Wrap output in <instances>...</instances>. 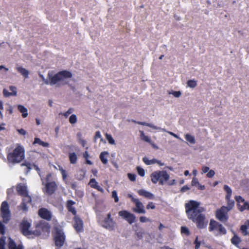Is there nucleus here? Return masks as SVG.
Instances as JSON below:
<instances>
[{
	"instance_id": "f257e3e1",
	"label": "nucleus",
	"mask_w": 249,
	"mask_h": 249,
	"mask_svg": "<svg viewBox=\"0 0 249 249\" xmlns=\"http://www.w3.org/2000/svg\"><path fill=\"white\" fill-rule=\"evenodd\" d=\"M199 203L195 200H190L185 204V208L187 217L195 223L198 229L206 227L208 221L204 214L202 212L203 208H199Z\"/></svg>"
},
{
	"instance_id": "f03ea898",
	"label": "nucleus",
	"mask_w": 249,
	"mask_h": 249,
	"mask_svg": "<svg viewBox=\"0 0 249 249\" xmlns=\"http://www.w3.org/2000/svg\"><path fill=\"white\" fill-rule=\"evenodd\" d=\"M25 158V150L19 144H17L14 149H9L7 154V160L13 164L20 163Z\"/></svg>"
},
{
	"instance_id": "7ed1b4c3",
	"label": "nucleus",
	"mask_w": 249,
	"mask_h": 249,
	"mask_svg": "<svg viewBox=\"0 0 249 249\" xmlns=\"http://www.w3.org/2000/svg\"><path fill=\"white\" fill-rule=\"evenodd\" d=\"M72 76L71 72L63 70L59 71L53 76L48 74L49 80H44V83L46 85H54L65 79L72 77Z\"/></svg>"
},
{
	"instance_id": "20e7f679",
	"label": "nucleus",
	"mask_w": 249,
	"mask_h": 249,
	"mask_svg": "<svg viewBox=\"0 0 249 249\" xmlns=\"http://www.w3.org/2000/svg\"><path fill=\"white\" fill-rule=\"evenodd\" d=\"M55 246L59 249L64 244L66 236L63 229L60 227H54L52 232Z\"/></svg>"
},
{
	"instance_id": "39448f33",
	"label": "nucleus",
	"mask_w": 249,
	"mask_h": 249,
	"mask_svg": "<svg viewBox=\"0 0 249 249\" xmlns=\"http://www.w3.org/2000/svg\"><path fill=\"white\" fill-rule=\"evenodd\" d=\"M150 178L154 184L159 182V185H163L169 180L170 176L166 171L162 170L153 172L151 174Z\"/></svg>"
},
{
	"instance_id": "423d86ee",
	"label": "nucleus",
	"mask_w": 249,
	"mask_h": 249,
	"mask_svg": "<svg viewBox=\"0 0 249 249\" xmlns=\"http://www.w3.org/2000/svg\"><path fill=\"white\" fill-rule=\"evenodd\" d=\"M0 212L3 222L4 223H7L11 219V212L9 209V205L6 201L2 202Z\"/></svg>"
},
{
	"instance_id": "0eeeda50",
	"label": "nucleus",
	"mask_w": 249,
	"mask_h": 249,
	"mask_svg": "<svg viewBox=\"0 0 249 249\" xmlns=\"http://www.w3.org/2000/svg\"><path fill=\"white\" fill-rule=\"evenodd\" d=\"M36 230L31 231V235H34L35 236H38L41 234V231H50V226L48 223L43 221H39L36 225Z\"/></svg>"
},
{
	"instance_id": "6e6552de",
	"label": "nucleus",
	"mask_w": 249,
	"mask_h": 249,
	"mask_svg": "<svg viewBox=\"0 0 249 249\" xmlns=\"http://www.w3.org/2000/svg\"><path fill=\"white\" fill-rule=\"evenodd\" d=\"M52 176V174L49 173L46 176L45 178L47 182L45 184V191L44 192L49 195H52L54 194L57 188V185L55 181L49 182Z\"/></svg>"
},
{
	"instance_id": "1a4fd4ad",
	"label": "nucleus",
	"mask_w": 249,
	"mask_h": 249,
	"mask_svg": "<svg viewBox=\"0 0 249 249\" xmlns=\"http://www.w3.org/2000/svg\"><path fill=\"white\" fill-rule=\"evenodd\" d=\"M116 224V222L111 218V213H108L107 214V216L103 220L102 226L106 229L111 231L115 230Z\"/></svg>"
},
{
	"instance_id": "9d476101",
	"label": "nucleus",
	"mask_w": 249,
	"mask_h": 249,
	"mask_svg": "<svg viewBox=\"0 0 249 249\" xmlns=\"http://www.w3.org/2000/svg\"><path fill=\"white\" fill-rule=\"evenodd\" d=\"M229 212L226 206H222L216 211L215 215L217 219L221 222L227 221L228 219V213Z\"/></svg>"
},
{
	"instance_id": "9b49d317",
	"label": "nucleus",
	"mask_w": 249,
	"mask_h": 249,
	"mask_svg": "<svg viewBox=\"0 0 249 249\" xmlns=\"http://www.w3.org/2000/svg\"><path fill=\"white\" fill-rule=\"evenodd\" d=\"M31 224L27 220H23L19 224V228L21 233L27 237L31 236V230L30 228Z\"/></svg>"
},
{
	"instance_id": "f8f14e48",
	"label": "nucleus",
	"mask_w": 249,
	"mask_h": 249,
	"mask_svg": "<svg viewBox=\"0 0 249 249\" xmlns=\"http://www.w3.org/2000/svg\"><path fill=\"white\" fill-rule=\"evenodd\" d=\"M118 214L120 217L127 221L130 224H132L135 221V215L133 213H132L127 211H120L119 212Z\"/></svg>"
},
{
	"instance_id": "ddd939ff",
	"label": "nucleus",
	"mask_w": 249,
	"mask_h": 249,
	"mask_svg": "<svg viewBox=\"0 0 249 249\" xmlns=\"http://www.w3.org/2000/svg\"><path fill=\"white\" fill-rule=\"evenodd\" d=\"M73 220V226L76 232L78 233L83 232L84 231L83 220L76 215H74Z\"/></svg>"
},
{
	"instance_id": "4468645a",
	"label": "nucleus",
	"mask_w": 249,
	"mask_h": 249,
	"mask_svg": "<svg viewBox=\"0 0 249 249\" xmlns=\"http://www.w3.org/2000/svg\"><path fill=\"white\" fill-rule=\"evenodd\" d=\"M213 224L218 225V226L219 227L217 231H218V233L219 234L223 235V234H226L227 231H226V229L222 226V225L213 219H211L210 222L209 227V231H213V228L214 227V225H213Z\"/></svg>"
},
{
	"instance_id": "2eb2a0df",
	"label": "nucleus",
	"mask_w": 249,
	"mask_h": 249,
	"mask_svg": "<svg viewBox=\"0 0 249 249\" xmlns=\"http://www.w3.org/2000/svg\"><path fill=\"white\" fill-rule=\"evenodd\" d=\"M38 214L41 218L47 221H51L52 218V213L45 208L39 209L38 211Z\"/></svg>"
},
{
	"instance_id": "dca6fc26",
	"label": "nucleus",
	"mask_w": 249,
	"mask_h": 249,
	"mask_svg": "<svg viewBox=\"0 0 249 249\" xmlns=\"http://www.w3.org/2000/svg\"><path fill=\"white\" fill-rule=\"evenodd\" d=\"M22 202L20 203L18 208L20 210L24 212H27L28 210L27 205L31 202V197L28 195L23 196Z\"/></svg>"
},
{
	"instance_id": "f3484780",
	"label": "nucleus",
	"mask_w": 249,
	"mask_h": 249,
	"mask_svg": "<svg viewBox=\"0 0 249 249\" xmlns=\"http://www.w3.org/2000/svg\"><path fill=\"white\" fill-rule=\"evenodd\" d=\"M136 207L133 208L132 210L134 212L138 213H146V211L144 210V206L143 204L140 201L139 199L136 200L134 203Z\"/></svg>"
},
{
	"instance_id": "a211bd4d",
	"label": "nucleus",
	"mask_w": 249,
	"mask_h": 249,
	"mask_svg": "<svg viewBox=\"0 0 249 249\" xmlns=\"http://www.w3.org/2000/svg\"><path fill=\"white\" fill-rule=\"evenodd\" d=\"M137 193L140 196H143L145 198L151 200L155 199V196L154 194L144 189H140L138 190Z\"/></svg>"
},
{
	"instance_id": "6ab92c4d",
	"label": "nucleus",
	"mask_w": 249,
	"mask_h": 249,
	"mask_svg": "<svg viewBox=\"0 0 249 249\" xmlns=\"http://www.w3.org/2000/svg\"><path fill=\"white\" fill-rule=\"evenodd\" d=\"M16 190L18 194L21 196L28 194L27 187L24 184L21 183L18 184L16 187Z\"/></svg>"
},
{
	"instance_id": "aec40b11",
	"label": "nucleus",
	"mask_w": 249,
	"mask_h": 249,
	"mask_svg": "<svg viewBox=\"0 0 249 249\" xmlns=\"http://www.w3.org/2000/svg\"><path fill=\"white\" fill-rule=\"evenodd\" d=\"M75 202L72 200H69L67 202L66 207L69 212H71L74 215H76V211L73 205Z\"/></svg>"
},
{
	"instance_id": "412c9836",
	"label": "nucleus",
	"mask_w": 249,
	"mask_h": 249,
	"mask_svg": "<svg viewBox=\"0 0 249 249\" xmlns=\"http://www.w3.org/2000/svg\"><path fill=\"white\" fill-rule=\"evenodd\" d=\"M8 247L9 249H23V247L21 244L17 246L15 241L11 238H9Z\"/></svg>"
},
{
	"instance_id": "4be33fe9",
	"label": "nucleus",
	"mask_w": 249,
	"mask_h": 249,
	"mask_svg": "<svg viewBox=\"0 0 249 249\" xmlns=\"http://www.w3.org/2000/svg\"><path fill=\"white\" fill-rule=\"evenodd\" d=\"M89 184L91 187L96 189L99 191L101 192L103 191V188L98 185V183L96 181L95 178L90 179Z\"/></svg>"
},
{
	"instance_id": "5701e85b",
	"label": "nucleus",
	"mask_w": 249,
	"mask_h": 249,
	"mask_svg": "<svg viewBox=\"0 0 249 249\" xmlns=\"http://www.w3.org/2000/svg\"><path fill=\"white\" fill-rule=\"evenodd\" d=\"M109 155V153L107 151H104L100 153L99 158L102 162L104 164H107L108 162L107 157Z\"/></svg>"
},
{
	"instance_id": "b1692460",
	"label": "nucleus",
	"mask_w": 249,
	"mask_h": 249,
	"mask_svg": "<svg viewBox=\"0 0 249 249\" xmlns=\"http://www.w3.org/2000/svg\"><path fill=\"white\" fill-rule=\"evenodd\" d=\"M33 144H38L39 145H41L42 146H43L44 147H48L50 146V144L48 142L42 141L38 138H35L34 139V141Z\"/></svg>"
},
{
	"instance_id": "393cba45",
	"label": "nucleus",
	"mask_w": 249,
	"mask_h": 249,
	"mask_svg": "<svg viewBox=\"0 0 249 249\" xmlns=\"http://www.w3.org/2000/svg\"><path fill=\"white\" fill-rule=\"evenodd\" d=\"M16 69L25 78H28L29 74L28 70L21 67H18Z\"/></svg>"
},
{
	"instance_id": "a878e982",
	"label": "nucleus",
	"mask_w": 249,
	"mask_h": 249,
	"mask_svg": "<svg viewBox=\"0 0 249 249\" xmlns=\"http://www.w3.org/2000/svg\"><path fill=\"white\" fill-rule=\"evenodd\" d=\"M248 227H249V220H248L245 225H242L240 227V230L243 235L246 236L248 234L247 231Z\"/></svg>"
},
{
	"instance_id": "bb28decb",
	"label": "nucleus",
	"mask_w": 249,
	"mask_h": 249,
	"mask_svg": "<svg viewBox=\"0 0 249 249\" xmlns=\"http://www.w3.org/2000/svg\"><path fill=\"white\" fill-rule=\"evenodd\" d=\"M18 110L22 113V116L23 118H26L28 116L27 109L23 106L18 105Z\"/></svg>"
},
{
	"instance_id": "cd10ccee",
	"label": "nucleus",
	"mask_w": 249,
	"mask_h": 249,
	"mask_svg": "<svg viewBox=\"0 0 249 249\" xmlns=\"http://www.w3.org/2000/svg\"><path fill=\"white\" fill-rule=\"evenodd\" d=\"M241 242V239L234 233V236L231 239V243L236 247H238V245Z\"/></svg>"
},
{
	"instance_id": "c85d7f7f",
	"label": "nucleus",
	"mask_w": 249,
	"mask_h": 249,
	"mask_svg": "<svg viewBox=\"0 0 249 249\" xmlns=\"http://www.w3.org/2000/svg\"><path fill=\"white\" fill-rule=\"evenodd\" d=\"M132 122H134L135 123L138 124H139L143 125V126H148V127H150L151 128H153V129H158V127L157 126L153 125L151 124L143 122H137L135 120H133L132 121Z\"/></svg>"
},
{
	"instance_id": "c756f323",
	"label": "nucleus",
	"mask_w": 249,
	"mask_h": 249,
	"mask_svg": "<svg viewBox=\"0 0 249 249\" xmlns=\"http://www.w3.org/2000/svg\"><path fill=\"white\" fill-rule=\"evenodd\" d=\"M223 189L227 193L225 198L229 199V197H231L232 195V190L231 188L228 185H224Z\"/></svg>"
},
{
	"instance_id": "7c9ffc66",
	"label": "nucleus",
	"mask_w": 249,
	"mask_h": 249,
	"mask_svg": "<svg viewBox=\"0 0 249 249\" xmlns=\"http://www.w3.org/2000/svg\"><path fill=\"white\" fill-rule=\"evenodd\" d=\"M69 159L70 162L71 164H75L77 160V157L76 154L74 152L70 153L69 154Z\"/></svg>"
},
{
	"instance_id": "2f4dec72",
	"label": "nucleus",
	"mask_w": 249,
	"mask_h": 249,
	"mask_svg": "<svg viewBox=\"0 0 249 249\" xmlns=\"http://www.w3.org/2000/svg\"><path fill=\"white\" fill-rule=\"evenodd\" d=\"M226 200L227 202V210L229 211L232 209L234 205V201L233 200L231 199V197H229V199L226 198Z\"/></svg>"
},
{
	"instance_id": "473e14b6",
	"label": "nucleus",
	"mask_w": 249,
	"mask_h": 249,
	"mask_svg": "<svg viewBox=\"0 0 249 249\" xmlns=\"http://www.w3.org/2000/svg\"><path fill=\"white\" fill-rule=\"evenodd\" d=\"M244 204L242 206H241L239 204H238L239 210L241 212H243L246 210H249V203L247 202H243Z\"/></svg>"
},
{
	"instance_id": "72a5a7b5",
	"label": "nucleus",
	"mask_w": 249,
	"mask_h": 249,
	"mask_svg": "<svg viewBox=\"0 0 249 249\" xmlns=\"http://www.w3.org/2000/svg\"><path fill=\"white\" fill-rule=\"evenodd\" d=\"M185 138L187 141L192 144H194L196 142L194 137L189 134H186L185 135Z\"/></svg>"
},
{
	"instance_id": "f704fd0d",
	"label": "nucleus",
	"mask_w": 249,
	"mask_h": 249,
	"mask_svg": "<svg viewBox=\"0 0 249 249\" xmlns=\"http://www.w3.org/2000/svg\"><path fill=\"white\" fill-rule=\"evenodd\" d=\"M140 132L141 133V135H140L141 139L144 142L150 143L151 142L150 139L148 136L145 135L144 132L142 131H140Z\"/></svg>"
},
{
	"instance_id": "c9c22d12",
	"label": "nucleus",
	"mask_w": 249,
	"mask_h": 249,
	"mask_svg": "<svg viewBox=\"0 0 249 249\" xmlns=\"http://www.w3.org/2000/svg\"><path fill=\"white\" fill-rule=\"evenodd\" d=\"M187 86L191 88H194L197 85L196 81L195 80H189L187 82Z\"/></svg>"
},
{
	"instance_id": "e433bc0d",
	"label": "nucleus",
	"mask_w": 249,
	"mask_h": 249,
	"mask_svg": "<svg viewBox=\"0 0 249 249\" xmlns=\"http://www.w3.org/2000/svg\"><path fill=\"white\" fill-rule=\"evenodd\" d=\"M77 118L75 114H72L69 118V122L71 124H74L77 122Z\"/></svg>"
},
{
	"instance_id": "4c0bfd02",
	"label": "nucleus",
	"mask_w": 249,
	"mask_h": 249,
	"mask_svg": "<svg viewBox=\"0 0 249 249\" xmlns=\"http://www.w3.org/2000/svg\"><path fill=\"white\" fill-rule=\"evenodd\" d=\"M106 137L110 144H115V141L110 134H106Z\"/></svg>"
},
{
	"instance_id": "58836bf2",
	"label": "nucleus",
	"mask_w": 249,
	"mask_h": 249,
	"mask_svg": "<svg viewBox=\"0 0 249 249\" xmlns=\"http://www.w3.org/2000/svg\"><path fill=\"white\" fill-rule=\"evenodd\" d=\"M59 170L60 171V172L61 173L63 180L66 182L67 178V175L66 173V171L64 169H63L62 168H59Z\"/></svg>"
},
{
	"instance_id": "ea45409f",
	"label": "nucleus",
	"mask_w": 249,
	"mask_h": 249,
	"mask_svg": "<svg viewBox=\"0 0 249 249\" xmlns=\"http://www.w3.org/2000/svg\"><path fill=\"white\" fill-rule=\"evenodd\" d=\"M137 172L138 173V174L141 176V177H144V175H145V171H144V170L139 167V166H138L137 167Z\"/></svg>"
},
{
	"instance_id": "a19ab883",
	"label": "nucleus",
	"mask_w": 249,
	"mask_h": 249,
	"mask_svg": "<svg viewBox=\"0 0 249 249\" xmlns=\"http://www.w3.org/2000/svg\"><path fill=\"white\" fill-rule=\"evenodd\" d=\"M136 234L137 235V237L139 239H142L143 237V235L144 234V232L142 231V229H140V230H136Z\"/></svg>"
},
{
	"instance_id": "79ce46f5",
	"label": "nucleus",
	"mask_w": 249,
	"mask_h": 249,
	"mask_svg": "<svg viewBox=\"0 0 249 249\" xmlns=\"http://www.w3.org/2000/svg\"><path fill=\"white\" fill-rule=\"evenodd\" d=\"M181 233H184L186 235H189L190 234V231L188 230V229L184 226H182L181 227Z\"/></svg>"
},
{
	"instance_id": "37998d69",
	"label": "nucleus",
	"mask_w": 249,
	"mask_h": 249,
	"mask_svg": "<svg viewBox=\"0 0 249 249\" xmlns=\"http://www.w3.org/2000/svg\"><path fill=\"white\" fill-rule=\"evenodd\" d=\"M191 184L192 186L197 187L198 185H199V182L198 180V179L196 178H193L192 182Z\"/></svg>"
},
{
	"instance_id": "c03bdc74",
	"label": "nucleus",
	"mask_w": 249,
	"mask_h": 249,
	"mask_svg": "<svg viewBox=\"0 0 249 249\" xmlns=\"http://www.w3.org/2000/svg\"><path fill=\"white\" fill-rule=\"evenodd\" d=\"M10 90L11 91L12 95L16 96L17 95V88L15 86H11L9 87Z\"/></svg>"
},
{
	"instance_id": "a18cd8bd",
	"label": "nucleus",
	"mask_w": 249,
	"mask_h": 249,
	"mask_svg": "<svg viewBox=\"0 0 249 249\" xmlns=\"http://www.w3.org/2000/svg\"><path fill=\"white\" fill-rule=\"evenodd\" d=\"M156 208L155 204L152 202H149L147 205H146V209L147 210L149 209H155Z\"/></svg>"
},
{
	"instance_id": "49530a36",
	"label": "nucleus",
	"mask_w": 249,
	"mask_h": 249,
	"mask_svg": "<svg viewBox=\"0 0 249 249\" xmlns=\"http://www.w3.org/2000/svg\"><path fill=\"white\" fill-rule=\"evenodd\" d=\"M112 197L114 198L115 202H118L119 201V198L117 196V193L116 191L114 190L112 192Z\"/></svg>"
},
{
	"instance_id": "de8ad7c7",
	"label": "nucleus",
	"mask_w": 249,
	"mask_h": 249,
	"mask_svg": "<svg viewBox=\"0 0 249 249\" xmlns=\"http://www.w3.org/2000/svg\"><path fill=\"white\" fill-rule=\"evenodd\" d=\"M127 177L130 180L134 181L136 180V175L134 174L128 173Z\"/></svg>"
},
{
	"instance_id": "09e8293b",
	"label": "nucleus",
	"mask_w": 249,
	"mask_h": 249,
	"mask_svg": "<svg viewBox=\"0 0 249 249\" xmlns=\"http://www.w3.org/2000/svg\"><path fill=\"white\" fill-rule=\"evenodd\" d=\"M235 199L238 203H243L245 202V199L241 196H237L235 197Z\"/></svg>"
},
{
	"instance_id": "8fccbe9b",
	"label": "nucleus",
	"mask_w": 249,
	"mask_h": 249,
	"mask_svg": "<svg viewBox=\"0 0 249 249\" xmlns=\"http://www.w3.org/2000/svg\"><path fill=\"white\" fill-rule=\"evenodd\" d=\"M73 111V109L72 108H70L66 112L64 113L63 115L66 118H67L69 115Z\"/></svg>"
},
{
	"instance_id": "3c124183",
	"label": "nucleus",
	"mask_w": 249,
	"mask_h": 249,
	"mask_svg": "<svg viewBox=\"0 0 249 249\" xmlns=\"http://www.w3.org/2000/svg\"><path fill=\"white\" fill-rule=\"evenodd\" d=\"M140 221L142 223H144V222L150 221V220L149 218H147L146 217L144 216H140Z\"/></svg>"
},
{
	"instance_id": "603ef678",
	"label": "nucleus",
	"mask_w": 249,
	"mask_h": 249,
	"mask_svg": "<svg viewBox=\"0 0 249 249\" xmlns=\"http://www.w3.org/2000/svg\"><path fill=\"white\" fill-rule=\"evenodd\" d=\"M0 233L2 234L5 233V226L0 221Z\"/></svg>"
},
{
	"instance_id": "864d4df0",
	"label": "nucleus",
	"mask_w": 249,
	"mask_h": 249,
	"mask_svg": "<svg viewBox=\"0 0 249 249\" xmlns=\"http://www.w3.org/2000/svg\"><path fill=\"white\" fill-rule=\"evenodd\" d=\"M194 244H195V249H198L200 246V242L198 241V237H196Z\"/></svg>"
},
{
	"instance_id": "5fc2aeb1",
	"label": "nucleus",
	"mask_w": 249,
	"mask_h": 249,
	"mask_svg": "<svg viewBox=\"0 0 249 249\" xmlns=\"http://www.w3.org/2000/svg\"><path fill=\"white\" fill-rule=\"evenodd\" d=\"M214 174H215V173H214V171L213 170H211L208 172L207 176V177H208L209 178H211L214 176Z\"/></svg>"
},
{
	"instance_id": "6e6d98bb",
	"label": "nucleus",
	"mask_w": 249,
	"mask_h": 249,
	"mask_svg": "<svg viewBox=\"0 0 249 249\" xmlns=\"http://www.w3.org/2000/svg\"><path fill=\"white\" fill-rule=\"evenodd\" d=\"M142 160L146 165L152 164V162H150V160H148V159L146 157L143 158Z\"/></svg>"
},
{
	"instance_id": "4d7b16f0",
	"label": "nucleus",
	"mask_w": 249,
	"mask_h": 249,
	"mask_svg": "<svg viewBox=\"0 0 249 249\" xmlns=\"http://www.w3.org/2000/svg\"><path fill=\"white\" fill-rule=\"evenodd\" d=\"M3 94L5 97L12 96L11 93L5 89L3 90Z\"/></svg>"
},
{
	"instance_id": "13d9d810",
	"label": "nucleus",
	"mask_w": 249,
	"mask_h": 249,
	"mask_svg": "<svg viewBox=\"0 0 249 249\" xmlns=\"http://www.w3.org/2000/svg\"><path fill=\"white\" fill-rule=\"evenodd\" d=\"M21 166H25L27 168L28 171H30L31 169V164L30 163H23L21 164Z\"/></svg>"
},
{
	"instance_id": "bf43d9fd",
	"label": "nucleus",
	"mask_w": 249,
	"mask_h": 249,
	"mask_svg": "<svg viewBox=\"0 0 249 249\" xmlns=\"http://www.w3.org/2000/svg\"><path fill=\"white\" fill-rule=\"evenodd\" d=\"M17 131L19 134L22 135H25L27 133L26 131L23 128L18 129H17Z\"/></svg>"
},
{
	"instance_id": "052dcab7",
	"label": "nucleus",
	"mask_w": 249,
	"mask_h": 249,
	"mask_svg": "<svg viewBox=\"0 0 249 249\" xmlns=\"http://www.w3.org/2000/svg\"><path fill=\"white\" fill-rule=\"evenodd\" d=\"M172 94L176 97H179L181 95V92L179 91H173Z\"/></svg>"
},
{
	"instance_id": "680f3d73",
	"label": "nucleus",
	"mask_w": 249,
	"mask_h": 249,
	"mask_svg": "<svg viewBox=\"0 0 249 249\" xmlns=\"http://www.w3.org/2000/svg\"><path fill=\"white\" fill-rule=\"evenodd\" d=\"M128 197L130 198L131 199V201L133 202V203H134L135 202V201H136V200H138L139 199L138 198H134L133 196L131 194H128Z\"/></svg>"
},
{
	"instance_id": "e2e57ef3",
	"label": "nucleus",
	"mask_w": 249,
	"mask_h": 249,
	"mask_svg": "<svg viewBox=\"0 0 249 249\" xmlns=\"http://www.w3.org/2000/svg\"><path fill=\"white\" fill-rule=\"evenodd\" d=\"M150 162H152V164H154V163H158L159 164H160V165H163V164L160 163V161L158 160H156L155 159L151 160H150Z\"/></svg>"
},
{
	"instance_id": "0e129e2a",
	"label": "nucleus",
	"mask_w": 249,
	"mask_h": 249,
	"mask_svg": "<svg viewBox=\"0 0 249 249\" xmlns=\"http://www.w3.org/2000/svg\"><path fill=\"white\" fill-rule=\"evenodd\" d=\"M190 189V188L187 186L185 185L183 186L181 189V192L184 193Z\"/></svg>"
},
{
	"instance_id": "69168bd1",
	"label": "nucleus",
	"mask_w": 249,
	"mask_h": 249,
	"mask_svg": "<svg viewBox=\"0 0 249 249\" xmlns=\"http://www.w3.org/2000/svg\"><path fill=\"white\" fill-rule=\"evenodd\" d=\"M101 138V135L100 131H96L95 134L94 138L95 139H99Z\"/></svg>"
},
{
	"instance_id": "338daca9",
	"label": "nucleus",
	"mask_w": 249,
	"mask_h": 249,
	"mask_svg": "<svg viewBox=\"0 0 249 249\" xmlns=\"http://www.w3.org/2000/svg\"><path fill=\"white\" fill-rule=\"evenodd\" d=\"M33 167L34 169L37 172L39 175L40 176V170L39 168L38 167V166L36 164H34Z\"/></svg>"
},
{
	"instance_id": "774afa93",
	"label": "nucleus",
	"mask_w": 249,
	"mask_h": 249,
	"mask_svg": "<svg viewBox=\"0 0 249 249\" xmlns=\"http://www.w3.org/2000/svg\"><path fill=\"white\" fill-rule=\"evenodd\" d=\"M0 249H5L4 248V241L0 240Z\"/></svg>"
}]
</instances>
